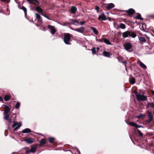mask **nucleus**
Here are the masks:
<instances>
[{
  "instance_id": "f257e3e1",
  "label": "nucleus",
  "mask_w": 154,
  "mask_h": 154,
  "mask_svg": "<svg viewBox=\"0 0 154 154\" xmlns=\"http://www.w3.org/2000/svg\"><path fill=\"white\" fill-rule=\"evenodd\" d=\"M134 93L136 95L137 99L138 100L145 101L147 99V97L143 95H141L136 91L134 92Z\"/></svg>"
},
{
  "instance_id": "f03ea898",
  "label": "nucleus",
  "mask_w": 154,
  "mask_h": 154,
  "mask_svg": "<svg viewBox=\"0 0 154 154\" xmlns=\"http://www.w3.org/2000/svg\"><path fill=\"white\" fill-rule=\"evenodd\" d=\"M70 40V35L69 33H67L64 35V41L66 44L70 45L71 43L69 42Z\"/></svg>"
},
{
  "instance_id": "7ed1b4c3",
  "label": "nucleus",
  "mask_w": 154,
  "mask_h": 154,
  "mask_svg": "<svg viewBox=\"0 0 154 154\" xmlns=\"http://www.w3.org/2000/svg\"><path fill=\"white\" fill-rule=\"evenodd\" d=\"M21 125L22 123L21 122H19L18 123L17 122H14L12 126V127L13 128H14V130L15 131L20 128Z\"/></svg>"
},
{
  "instance_id": "20e7f679",
  "label": "nucleus",
  "mask_w": 154,
  "mask_h": 154,
  "mask_svg": "<svg viewBox=\"0 0 154 154\" xmlns=\"http://www.w3.org/2000/svg\"><path fill=\"white\" fill-rule=\"evenodd\" d=\"M48 28L50 30L51 33L52 35L54 34L56 32V30L54 26L51 25H48Z\"/></svg>"
},
{
  "instance_id": "39448f33",
  "label": "nucleus",
  "mask_w": 154,
  "mask_h": 154,
  "mask_svg": "<svg viewBox=\"0 0 154 154\" xmlns=\"http://www.w3.org/2000/svg\"><path fill=\"white\" fill-rule=\"evenodd\" d=\"M124 47L126 50L128 51H130L129 50L131 48L132 45L131 43L128 42L126 44L124 45Z\"/></svg>"
},
{
  "instance_id": "423d86ee",
  "label": "nucleus",
  "mask_w": 154,
  "mask_h": 154,
  "mask_svg": "<svg viewBox=\"0 0 154 154\" xmlns=\"http://www.w3.org/2000/svg\"><path fill=\"white\" fill-rule=\"evenodd\" d=\"M137 63L142 68L144 69H146V66L140 60H138L137 62Z\"/></svg>"
},
{
  "instance_id": "0eeeda50",
  "label": "nucleus",
  "mask_w": 154,
  "mask_h": 154,
  "mask_svg": "<svg viewBox=\"0 0 154 154\" xmlns=\"http://www.w3.org/2000/svg\"><path fill=\"white\" fill-rule=\"evenodd\" d=\"M3 106H5L4 114H8L10 111L9 107L8 106L4 104L3 105Z\"/></svg>"
},
{
  "instance_id": "6e6552de",
  "label": "nucleus",
  "mask_w": 154,
  "mask_h": 154,
  "mask_svg": "<svg viewBox=\"0 0 154 154\" xmlns=\"http://www.w3.org/2000/svg\"><path fill=\"white\" fill-rule=\"evenodd\" d=\"M85 31L84 28L83 26H81L79 28L76 29V31L81 33H83Z\"/></svg>"
},
{
  "instance_id": "1a4fd4ad",
  "label": "nucleus",
  "mask_w": 154,
  "mask_h": 154,
  "mask_svg": "<svg viewBox=\"0 0 154 154\" xmlns=\"http://www.w3.org/2000/svg\"><path fill=\"white\" fill-rule=\"evenodd\" d=\"M107 19L106 18V16L104 14H102L100 15L98 17V20H106Z\"/></svg>"
},
{
  "instance_id": "9d476101",
  "label": "nucleus",
  "mask_w": 154,
  "mask_h": 154,
  "mask_svg": "<svg viewBox=\"0 0 154 154\" xmlns=\"http://www.w3.org/2000/svg\"><path fill=\"white\" fill-rule=\"evenodd\" d=\"M138 39L140 41V43L142 44L146 42V40L145 38L143 37H140L138 36Z\"/></svg>"
},
{
  "instance_id": "9b49d317",
  "label": "nucleus",
  "mask_w": 154,
  "mask_h": 154,
  "mask_svg": "<svg viewBox=\"0 0 154 154\" xmlns=\"http://www.w3.org/2000/svg\"><path fill=\"white\" fill-rule=\"evenodd\" d=\"M37 149V147L35 145L31 146V148L30 149L31 152L34 153L35 152Z\"/></svg>"
},
{
  "instance_id": "f8f14e48",
  "label": "nucleus",
  "mask_w": 154,
  "mask_h": 154,
  "mask_svg": "<svg viewBox=\"0 0 154 154\" xmlns=\"http://www.w3.org/2000/svg\"><path fill=\"white\" fill-rule=\"evenodd\" d=\"M77 8L75 6H72L71 8L70 11L71 13L73 14H75L77 11Z\"/></svg>"
},
{
  "instance_id": "ddd939ff",
  "label": "nucleus",
  "mask_w": 154,
  "mask_h": 154,
  "mask_svg": "<svg viewBox=\"0 0 154 154\" xmlns=\"http://www.w3.org/2000/svg\"><path fill=\"white\" fill-rule=\"evenodd\" d=\"M114 5L112 3H110L107 4V6L106 7V8L108 10L111 9L114 7Z\"/></svg>"
},
{
  "instance_id": "4468645a",
  "label": "nucleus",
  "mask_w": 154,
  "mask_h": 154,
  "mask_svg": "<svg viewBox=\"0 0 154 154\" xmlns=\"http://www.w3.org/2000/svg\"><path fill=\"white\" fill-rule=\"evenodd\" d=\"M29 3L30 4H32L34 5H35V2L39 3V2L37 0H27Z\"/></svg>"
},
{
  "instance_id": "2eb2a0df",
  "label": "nucleus",
  "mask_w": 154,
  "mask_h": 154,
  "mask_svg": "<svg viewBox=\"0 0 154 154\" xmlns=\"http://www.w3.org/2000/svg\"><path fill=\"white\" fill-rule=\"evenodd\" d=\"M130 32L128 31H127L123 33L122 36L124 38H126L129 35Z\"/></svg>"
},
{
  "instance_id": "dca6fc26",
  "label": "nucleus",
  "mask_w": 154,
  "mask_h": 154,
  "mask_svg": "<svg viewBox=\"0 0 154 154\" xmlns=\"http://www.w3.org/2000/svg\"><path fill=\"white\" fill-rule=\"evenodd\" d=\"M126 11L129 14H132L134 13V10L132 8L129 9Z\"/></svg>"
},
{
  "instance_id": "f3484780",
  "label": "nucleus",
  "mask_w": 154,
  "mask_h": 154,
  "mask_svg": "<svg viewBox=\"0 0 154 154\" xmlns=\"http://www.w3.org/2000/svg\"><path fill=\"white\" fill-rule=\"evenodd\" d=\"M35 10L39 13H42L43 11V10L39 6L36 7Z\"/></svg>"
},
{
  "instance_id": "a211bd4d",
  "label": "nucleus",
  "mask_w": 154,
  "mask_h": 154,
  "mask_svg": "<svg viewBox=\"0 0 154 154\" xmlns=\"http://www.w3.org/2000/svg\"><path fill=\"white\" fill-rule=\"evenodd\" d=\"M103 42H104L107 45H112L108 39L106 38H103Z\"/></svg>"
},
{
  "instance_id": "6ab92c4d",
  "label": "nucleus",
  "mask_w": 154,
  "mask_h": 154,
  "mask_svg": "<svg viewBox=\"0 0 154 154\" xmlns=\"http://www.w3.org/2000/svg\"><path fill=\"white\" fill-rule=\"evenodd\" d=\"M103 55L106 57H109L110 56V54L109 52L104 51L103 52Z\"/></svg>"
},
{
  "instance_id": "aec40b11",
  "label": "nucleus",
  "mask_w": 154,
  "mask_h": 154,
  "mask_svg": "<svg viewBox=\"0 0 154 154\" xmlns=\"http://www.w3.org/2000/svg\"><path fill=\"white\" fill-rule=\"evenodd\" d=\"M31 131V130L28 128H26L22 131V132L23 133H28Z\"/></svg>"
},
{
  "instance_id": "412c9836",
  "label": "nucleus",
  "mask_w": 154,
  "mask_h": 154,
  "mask_svg": "<svg viewBox=\"0 0 154 154\" xmlns=\"http://www.w3.org/2000/svg\"><path fill=\"white\" fill-rule=\"evenodd\" d=\"M129 81L131 85H133L135 82V79L134 77L131 78L129 79Z\"/></svg>"
},
{
  "instance_id": "4be33fe9",
  "label": "nucleus",
  "mask_w": 154,
  "mask_h": 154,
  "mask_svg": "<svg viewBox=\"0 0 154 154\" xmlns=\"http://www.w3.org/2000/svg\"><path fill=\"white\" fill-rule=\"evenodd\" d=\"M35 15L36 16V17L38 19V22H41L42 20L41 19V16L40 15L37 13H35Z\"/></svg>"
},
{
  "instance_id": "5701e85b",
  "label": "nucleus",
  "mask_w": 154,
  "mask_h": 154,
  "mask_svg": "<svg viewBox=\"0 0 154 154\" xmlns=\"http://www.w3.org/2000/svg\"><path fill=\"white\" fill-rule=\"evenodd\" d=\"M72 21H73L72 24L75 26H77L79 24V22L76 20H72Z\"/></svg>"
},
{
  "instance_id": "b1692460",
  "label": "nucleus",
  "mask_w": 154,
  "mask_h": 154,
  "mask_svg": "<svg viewBox=\"0 0 154 154\" xmlns=\"http://www.w3.org/2000/svg\"><path fill=\"white\" fill-rule=\"evenodd\" d=\"M91 29L92 31L95 34H98V32L97 30L95 28L93 27H91Z\"/></svg>"
},
{
  "instance_id": "393cba45",
  "label": "nucleus",
  "mask_w": 154,
  "mask_h": 154,
  "mask_svg": "<svg viewBox=\"0 0 154 154\" xmlns=\"http://www.w3.org/2000/svg\"><path fill=\"white\" fill-rule=\"evenodd\" d=\"M148 114L149 119L152 120L153 118V115L151 113L148 111Z\"/></svg>"
},
{
  "instance_id": "a878e982",
  "label": "nucleus",
  "mask_w": 154,
  "mask_h": 154,
  "mask_svg": "<svg viewBox=\"0 0 154 154\" xmlns=\"http://www.w3.org/2000/svg\"><path fill=\"white\" fill-rule=\"evenodd\" d=\"M129 124L131 126L134 127L136 128V125H137V124H136L135 123H134L132 122H129Z\"/></svg>"
},
{
  "instance_id": "bb28decb",
  "label": "nucleus",
  "mask_w": 154,
  "mask_h": 154,
  "mask_svg": "<svg viewBox=\"0 0 154 154\" xmlns=\"http://www.w3.org/2000/svg\"><path fill=\"white\" fill-rule=\"evenodd\" d=\"M11 97L9 95H6L5 97V100L7 101L11 99Z\"/></svg>"
},
{
  "instance_id": "cd10ccee",
  "label": "nucleus",
  "mask_w": 154,
  "mask_h": 154,
  "mask_svg": "<svg viewBox=\"0 0 154 154\" xmlns=\"http://www.w3.org/2000/svg\"><path fill=\"white\" fill-rule=\"evenodd\" d=\"M4 115V119L6 120H8L9 117V116L8 114H3Z\"/></svg>"
},
{
  "instance_id": "c85d7f7f",
  "label": "nucleus",
  "mask_w": 154,
  "mask_h": 154,
  "mask_svg": "<svg viewBox=\"0 0 154 154\" xmlns=\"http://www.w3.org/2000/svg\"><path fill=\"white\" fill-rule=\"evenodd\" d=\"M136 18L140 19L141 20H143V18L141 17V15L139 14H138L136 17H135Z\"/></svg>"
},
{
  "instance_id": "c756f323",
  "label": "nucleus",
  "mask_w": 154,
  "mask_h": 154,
  "mask_svg": "<svg viewBox=\"0 0 154 154\" xmlns=\"http://www.w3.org/2000/svg\"><path fill=\"white\" fill-rule=\"evenodd\" d=\"M26 141L28 143H31L33 142L32 139L31 138H28L26 140Z\"/></svg>"
},
{
  "instance_id": "7c9ffc66",
  "label": "nucleus",
  "mask_w": 154,
  "mask_h": 154,
  "mask_svg": "<svg viewBox=\"0 0 154 154\" xmlns=\"http://www.w3.org/2000/svg\"><path fill=\"white\" fill-rule=\"evenodd\" d=\"M120 27L122 29H124L126 28V26L124 24L121 23L120 25Z\"/></svg>"
},
{
  "instance_id": "2f4dec72",
  "label": "nucleus",
  "mask_w": 154,
  "mask_h": 154,
  "mask_svg": "<svg viewBox=\"0 0 154 154\" xmlns=\"http://www.w3.org/2000/svg\"><path fill=\"white\" fill-rule=\"evenodd\" d=\"M45 140L44 139H42L40 141V144L42 145L45 144Z\"/></svg>"
},
{
  "instance_id": "473e14b6",
  "label": "nucleus",
  "mask_w": 154,
  "mask_h": 154,
  "mask_svg": "<svg viewBox=\"0 0 154 154\" xmlns=\"http://www.w3.org/2000/svg\"><path fill=\"white\" fill-rule=\"evenodd\" d=\"M129 35L131 36L132 37L134 38L136 36V35L135 33L134 32L131 33L130 32Z\"/></svg>"
},
{
  "instance_id": "72a5a7b5",
  "label": "nucleus",
  "mask_w": 154,
  "mask_h": 154,
  "mask_svg": "<svg viewBox=\"0 0 154 154\" xmlns=\"http://www.w3.org/2000/svg\"><path fill=\"white\" fill-rule=\"evenodd\" d=\"M21 9H22L23 11L24 12L25 15H26V13H27L26 9L24 7L22 6V7Z\"/></svg>"
},
{
  "instance_id": "f704fd0d",
  "label": "nucleus",
  "mask_w": 154,
  "mask_h": 154,
  "mask_svg": "<svg viewBox=\"0 0 154 154\" xmlns=\"http://www.w3.org/2000/svg\"><path fill=\"white\" fill-rule=\"evenodd\" d=\"M20 104L19 102H17L16 103L15 106V108L16 109H18L20 107Z\"/></svg>"
},
{
  "instance_id": "c9c22d12",
  "label": "nucleus",
  "mask_w": 154,
  "mask_h": 154,
  "mask_svg": "<svg viewBox=\"0 0 154 154\" xmlns=\"http://www.w3.org/2000/svg\"><path fill=\"white\" fill-rule=\"evenodd\" d=\"M55 138L54 137H49V141L50 143H52L54 140Z\"/></svg>"
},
{
  "instance_id": "e433bc0d",
  "label": "nucleus",
  "mask_w": 154,
  "mask_h": 154,
  "mask_svg": "<svg viewBox=\"0 0 154 154\" xmlns=\"http://www.w3.org/2000/svg\"><path fill=\"white\" fill-rule=\"evenodd\" d=\"M145 116L144 115L142 114H140L139 116H136V118H141L143 117H144Z\"/></svg>"
},
{
  "instance_id": "4c0bfd02",
  "label": "nucleus",
  "mask_w": 154,
  "mask_h": 154,
  "mask_svg": "<svg viewBox=\"0 0 154 154\" xmlns=\"http://www.w3.org/2000/svg\"><path fill=\"white\" fill-rule=\"evenodd\" d=\"M137 131L139 135L141 137L143 136V134L141 131L139 129H137Z\"/></svg>"
},
{
  "instance_id": "58836bf2",
  "label": "nucleus",
  "mask_w": 154,
  "mask_h": 154,
  "mask_svg": "<svg viewBox=\"0 0 154 154\" xmlns=\"http://www.w3.org/2000/svg\"><path fill=\"white\" fill-rule=\"evenodd\" d=\"M92 52L93 54H96V49L95 48H93L91 49Z\"/></svg>"
},
{
  "instance_id": "ea45409f",
  "label": "nucleus",
  "mask_w": 154,
  "mask_h": 154,
  "mask_svg": "<svg viewBox=\"0 0 154 154\" xmlns=\"http://www.w3.org/2000/svg\"><path fill=\"white\" fill-rule=\"evenodd\" d=\"M96 40L97 42H103V39L101 40V39H97V38H96Z\"/></svg>"
},
{
  "instance_id": "a19ab883",
  "label": "nucleus",
  "mask_w": 154,
  "mask_h": 154,
  "mask_svg": "<svg viewBox=\"0 0 154 154\" xmlns=\"http://www.w3.org/2000/svg\"><path fill=\"white\" fill-rule=\"evenodd\" d=\"M150 106L152 108H154V103H151L150 104Z\"/></svg>"
},
{
  "instance_id": "79ce46f5",
  "label": "nucleus",
  "mask_w": 154,
  "mask_h": 154,
  "mask_svg": "<svg viewBox=\"0 0 154 154\" xmlns=\"http://www.w3.org/2000/svg\"><path fill=\"white\" fill-rule=\"evenodd\" d=\"M144 91L143 90H140L139 91V93L141 94H144Z\"/></svg>"
},
{
  "instance_id": "37998d69",
  "label": "nucleus",
  "mask_w": 154,
  "mask_h": 154,
  "mask_svg": "<svg viewBox=\"0 0 154 154\" xmlns=\"http://www.w3.org/2000/svg\"><path fill=\"white\" fill-rule=\"evenodd\" d=\"M41 15L43 16H44V17H45L47 18L48 19H49V20H50V19L48 17V16H47V15H43V14H41Z\"/></svg>"
},
{
  "instance_id": "c03bdc74",
  "label": "nucleus",
  "mask_w": 154,
  "mask_h": 154,
  "mask_svg": "<svg viewBox=\"0 0 154 154\" xmlns=\"http://www.w3.org/2000/svg\"><path fill=\"white\" fill-rule=\"evenodd\" d=\"M7 120L8 121L9 124H10L11 122V118L8 119Z\"/></svg>"
},
{
  "instance_id": "a18cd8bd",
  "label": "nucleus",
  "mask_w": 154,
  "mask_h": 154,
  "mask_svg": "<svg viewBox=\"0 0 154 154\" xmlns=\"http://www.w3.org/2000/svg\"><path fill=\"white\" fill-rule=\"evenodd\" d=\"M152 120V119H149L147 121V123H150L151 122Z\"/></svg>"
},
{
  "instance_id": "49530a36",
  "label": "nucleus",
  "mask_w": 154,
  "mask_h": 154,
  "mask_svg": "<svg viewBox=\"0 0 154 154\" xmlns=\"http://www.w3.org/2000/svg\"><path fill=\"white\" fill-rule=\"evenodd\" d=\"M30 152H31L30 149L29 150H26V154H28Z\"/></svg>"
},
{
  "instance_id": "de8ad7c7",
  "label": "nucleus",
  "mask_w": 154,
  "mask_h": 154,
  "mask_svg": "<svg viewBox=\"0 0 154 154\" xmlns=\"http://www.w3.org/2000/svg\"><path fill=\"white\" fill-rule=\"evenodd\" d=\"M85 23V22L84 21H81V22H80V25H83Z\"/></svg>"
},
{
  "instance_id": "09e8293b",
  "label": "nucleus",
  "mask_w": 154,
  "mask_h": 154,
  "mask_svg": "<svg viewBox=\"0 0 154 154\" xmlns=\"http://www.w3.org/2000/svg\"><path fill=\"white\" fill-rule=\"evenodd\" d=\"M95 9L97 11H98L99 9V7L98 6H96Z\"/></svg>"
},
{
  "instance_id": "8fccbe9b",
  "label": "nucleus",
  "mask_w": 154,
  "mask_h": 154,
  "mask_svg": "<svg viewBox=\"0 0 154 154\" xmlns=\"http://www.w3.org/2000/svg\"><path fill=\"white\" fill-rule=\"evenodd\" d=\"M140 127H143L142 126L138 125L137 124V125L136 127V128H139Z\"/></svg>"
},
{
  "instance_id": "3c124183",
  "label": "nucleus",
  "mask_w": 154,
  "mask_h": 154,
  "mask_svg": "<svg viewBox=\"0 0 154 154\" xmlns=\"http://www.w3.org/2000/svg\"><path fill=\"white\" fill-rule=\"evenodd\" d=\"M0 101H3V100L2 97L0 96Z\"/></svg>"
},
{
  "instance_id": "603ef678",
  "label": "nucleus",
  "mask_w": 154,
  "mask_h": 154,
  "mask_svg": "<svg viewBox=\"0 0 154 154\" xmlns=\"http://www.w3.org/2000/svg\"><path fill=\"white\" fill-rule=\"evenodd\" d=\"M77 151L79 153V154H80V152L79 150L78 149H77Z\"/></svg>"
},
{
  "instance_id": "864d4df0",
  "label": "nucleus",
  "mask_w": 154,
  "mask_h": 154,
  "mask_svg": "<svg viewBox=\"0 0 154 154\" xmlns=\"http://www.w3.org/2000/svg\"><path fill=\"white\" fill-rule=\"evenodd\" d=\"M70 28L71 29H72V30H74V31H76V29H73V28H71V27H70Z\"/></svg>"
},
{
  "instance_id": "5fc2aeb1",
  "label": "nucleus",
  "mask_w": 154,
  "mask_h": 154,
  "mask_svg": "<svg viewBox=\"0 0 154 154\" xmlns=\"http://www.w3.org/2000/svg\"><path fill=\"white\" fill-rule=\"evenodd\" d=\"M6 0H0V1L5 2Z\"/></svg>"
},
{
  "instance_id": "6e6d98bb",
  "label": "nucleus",
  "mask_w": 154,
  "mask_h": 154,
  "mask_svg": "<svg viewBox=\"0 0 154 154\" xmlns=\"http://www.w3.org/2000/svg\"><path fill=\"white\" fill-rule=\"evenodd\" d=\"M152 93L153 95H154V91H152Z\"/></svg>"
},
{
  "instance_id": "4d7b16f0",
  "label": "nucleus",
  "mask_w": 154,
  "mask_h": 154,
  "mask_svg": "<svg viewBox=\"0 0 154 154\" xmlns=\"http://www.w3.org/2000/svg\"><path fill=\"white\" fill-rule=\"evenodd\" d=\"M29 21H30V22H32L33 23H34L33 21V20H32L31 21L29 20Z\"/></svg>"
},
{
  "instance_id": "13d9d810",
  "label": "nucleus",
  "mask_w": 154,
  "mask_h": 154,
  "mask_svg": "<svg viewBox=\"0 0 154 154\" xmlns=\"http://www.w3.org/2000/svg\"><path fill=\"white\" fill-rule=\"evenodd\" d=\"M10 137H11L12 138H13V139H14V137H13L12 136H11Z\"/></svg>"
},
{
  "instance_id": "bf43d9fd",
  "label": "nucleus",
  "mask_w": 154,
  "mask_h": 154,
  "mask_svg": "<svg viewBox=\"0 0 154 154\" xmlns=\"http://www.w3.org/2000/svg\"><path fill=\"white\" fill-rule=\"evenodd\" d=\"M97 50H98L99 49V48H97Z\"/></svg>"
},
{
  "instance_id": "052dcab7",
  "label": "nucleus",
  "mask_w": 154,
  "mask_h": 154,
  "mask_svg": "<svg viewBox=\"0 0 154 154\" xmlns=\"http://www.w3.org/2000/svg\"><path fill=\"white\" fill-rule=\"evenodd\" d=\"M57 23L59 24H61V23L59 22H57Z\"/></svg>"
},
{
  "instance_id": "680f3d73",
  "label": "nucleus",
  "mask_w": 154,
  "mask_h": 154,
  "mask_svg": "<svg viewBox=\"0 0 154 154\" xmlns=\"http://www.w3.org/2000/svg\"><path fill=\"white\" fill-rule=\"evenodd\" d=\"M152 35L154 37V35Z\"/></svg>"
},
{
  "instance_id": "e2e57ef3",
  "label": "nucleus",
  "mask_w": 154,
  "mask_h": 154,
  "mask_svg": "<svg viewBox=\"0 0 154 154\" xmlns=\"http://www.w3.org/2000/svg\"><path fill=\"white\" fill-rule=\"evenodd\" d=\"M123 63H125V62H123Z\"/></svg>"
},
{
  "instance_id": "0e129e2a",
  "label": "nucleus",
  "mask_w": 154,
  "mask_h": 154,
  "mask_svg": "<svg viewBox=\"0 0 154 154\" xmlns=\"http://www.w3.org/2000/svg\"><path fill=\"white\" fill-rule=\"evenodd\" d=\"M125 68H126V70L127 71V69H126V67H125Z\"/></svg>"
},
{
  "instance_id": "69168bd1",
  "label": "nucleus",
  "mask_w": 154,
  "mask_h": 154,
  "mask_svg": "<svg viewBox=\"0 0 154 154\" xmlns=\"http://www.w3.org/2000/svg\"><path fill=\"white\" fill-rule=\"evenodd\" d=\"M14 154V153L13 152L12 154Z\"/></svg>"
},
{
  "instance_id": "338daca9",
  "label": "nucleus",
  "mask_w": 154,
  "mask_h": 154,
  "mask_svg": "<svg viewBox=\"0 0 154 154\" xmlns=\"http://www.w3.org/2000/svg\"><path fill=\"white\" fill-rule=\"evenodd\" d=\"M75 154H76V153H75Z\"/></svg>"
}]
</instances>
